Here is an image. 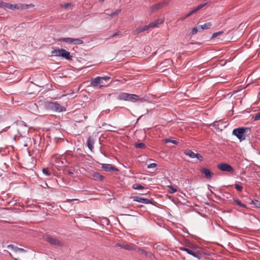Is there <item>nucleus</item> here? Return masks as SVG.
I'll return each mask as SVG.
<instances>
[{
	"label": "nucleus",
	"mask_w": 260,
	"mask_h": 260,
	"mask_svg": "<svg viewBox=\"0 0 260 260\" xmlns=\"http://www.w3.org/2000/svg\"><path fill=\"white\" fill-rule=\"evenodd\" d=\"M250 128L247 127H241L234 129L233 131V135L236 136L240 141L246 139V134L249 131Z\"/></svg>",
	"instance_id": "1"
},
{
	"label": "nucleus",
	"mask_w": 260,
	"mask_h": 260,
	"mask_svg": "<svg viewBox=\"0 0 260 260\" xmlns=\"http://www.w3.org/2000/svg\"><path fill=\"white\" fill-rule=\"evenodd\" d=\"M17 132L20 136L25 137L28 134L29 127L23 121H20L17 123Z\"/></svg>",
	"instance_id": "2"
},
{
	"label": "nucleus",
	"mask_w": 260,
	"mask_h": 260,
	"mask_svg": "<svg viewBox=\"0 0 260 260\" xmlns=\"http://www.w3.org/2000/svg\"><path fill=\"white\" fill-rule=\"evenodd\" d=\"M58 40L60 42H66L75 45H80L83 43V41L80 39H75L72 38H63L59 39Z\"/></svg>",
	"instance_id": "3"
},
{
	"label": "nucleus",
	"mask_w": 260,
	"mask_h": 260,
	"mask_svg": "<svg viewBox=\"0 0 260 260\" xmlns=\"http://www.w3.org/2000/svg\"><path fill=\"white\" fill-rule=\"evenodd\" d=\"M45 239L51 245L58 246H62L63 245V243L61 241L59 240L58 239L54 238L50 236H46Z\"/></svg>",
	"instance_id": "4"
},
{
	"label": "nucleus",
	"mask_w": 260,
	"mask_h": 260,
	"mask_svg": "<svg viewBox=\"0 0 260 260\" xmlns=\"http://www.w3.org/2000/svg\"><path fill=\"white\" fill-rule=\"evenodd\" d=\"M49 106L50 108L54 111L60 112L66 111V108L60 106V105L57 102H51L49 104Z\"/></svg>",
	"instance_id": "5"
},
{
	"label": "nucleus",
	"mask_w": 260,
	"mask_h": 260,
	"mask_svg": "<svg viewBox=\"0 0 260 260\" xmlns=\"http://www.w3.org/2000/svg\"><path fill=\"white\" fill-rule=\"evenodd\" d=\"M217 167L218 169L222 171L233 173L234 169L231 166L226 163H220L217 165Z\"/></svg>",
	"instance_id": "6"
},
{
	"label": "nucleus",
	"mask_w": 260,
	"mask_h": 260,
	"mask_svg": "<svg viewBox=\"0 0 260 260\" xmlns=\"http://www.w3.org/2000/svg\"><path fill=\"white\" fill-rule=\"evenodd\" d=\"M116 246L120 247L125 250L129 251H133L136 250L135 245L134 244H127V243H117Z\"/></svg>",
	"instance_id": "7"
},
{
	"label": "nucleus",
	"mask_w": 260,
	"mask_h": 260,
	"mask_svg": "<svg viewBox=\"0 0 260 260\" xmlns=\"http://www.w3.org/2000/svg\"><path fill=\"white\" fill-rule=\"evenodd\" d=\"M132 199L134 201L143 203L144 204H152V201L146 198H143L139 196H134L132 197Z\"/></svg>",
	"instance_id": "8"
},
{
	"label": "nucleus",
	"mask_w": 260,
	"mask_h": 260,
	"mask_svg": "<svg viewBox=\"0 0 260 260\" xmlns=\"http://www.w3.org/2000/svg\"><path fill=\"white\" fill-rule=\"evenodd\" d=\"M179 249L181 251L187 252L189 254L192 255L196 258H197L198 259L201 258V256L199 253L194 252L192 250L190 249L183 247H179Z\"/></svg>",
	"instance_id": "9"
},
{
	"label": "nucleus",
	"mask_w": 260,
	"mask_h": 260,
	"mask_svg": "<svg viewBox=\"0 0 260 260\" xmlns=\"http://www.w3.org/2000/svg\"><path fill=\"white\" fill-rule=\"evenodd\" d=\"M91 85L93 87H96L100 85V87L103 86L105 83L102 80L101 77H97L93 78L91 81Z\"/></svg>",
	"instance_id": "10"
},
{
	"label": "nucleus",
	"mask_w": 260,
	"mask_h": 260,
	"mask_svg": "<svg viewBox=\"0 0 260 260\" xmlns=\"http://www.w3.org/2000/svg\"><path fill=\"white\" fill-rule=\"evenodd\" d=\"M166 5L167 3H166L165 2L159 3L156 4H155L151 7V11L152 12H153L156 10H157L160 9L161 8H162Z\"/></svg>",
	"instance_id": "11"
},
{
	"label": "nucleus",
	"mask_w": 260,
	"mask_h": 260,
	"mask_svg": "<svg viewBox=\"0 0 260 260\" xmlns=\"http://www.w3.org/2000/svg\"><path fill=\"white\" fill-rule=\"evenodd\" d=\"M102 168L106 172L110 171H117L118 169L111 164H103Z\"/></svg>",
	"instance_id": "12"
},
{
	"label": "nucleus",
	"mask_w": 260,
	"mask_h": 260,
	"mask_svg": "<svg viewBox=\"0 0 260 260\" xmlns=\"http://www.w3.org/2000/svg\"><path fill=\"white\" fill-rule=\"evenodd\" d=\"M60 57L67 60H70L71 59L72 56L71 55L70 52L67 51L66 50L63 49L62 51H61Z\"/></svg>",
	"instance_id": "13"
},
{
	"label": "nucleus",
	"mask_w": 260,
	"mask_h": 260,
	"mask_svg": "<svg viewBox=\"0 0 260 260\" xmlns=\"http://www.w3.org/2000/svg\"><path fill=\"white\" fill-rule=\"evenodd\" d=\"M139 99V95L135 94H128L127 101L135 103L138 102Z\"/></svg>",
	"instance_id": "14"
},
{
	"label": "nucleus",
	"mask_w": 260,
	"mask_h": 260,
	"mask_svg": "<svg viewBox=\"0 0 260 260\" xmlns=\"http://www.w3.org/2000/svg\"><path fill=\"white\" fill-rule=\"evenodd\" d=\"M94 143V140L93 137H89L87 141V145L88 148L91 150L92 151L93 149V145Z\"/></svg>",
	"instance_id": "15"
},
{
	"label": "nucleus",
	"mask_w": 260,
	"mask_h": 260,
	"mask_svg": "<svg viewBox=\"0 0 260 260\" xmlns=\"http://www.w3.org/2000/svg\"><path fill=\"white\" fill-rule=\"evenodd\" d=\"M201 172L204 174L205 177L208 179H210L212 177V173L211 171L206 168H203L201 169Z\"/></svg>",
	"instance_id": "16"
},
{
	"label": "nucleus",
	"mask_w": 260,
	"mask_h": 260,
	"mask_svg": "<svg viewBox=\"0 0 260 260\" xmlns=\"http://www.w3.org/2000/svg\"><path fill=\"white\" fill-rule=\"evenodd\" d=\"M212 26V23L210 22H208L204 23L202 25H199V31H203L204 29L209 28Z\"/></svg>",
	"instance_id": "17"
},
{
	"label": "nucleus",
	"mask_w": 260,
	"mask_h": 260,
	"mask_svg": "<svg viewBox=\"0 0 260 260\" xmlns=\"http://www.w3.org/2000/svg\"><path fill=\"white\" fill-rule=\"evenodd\" d=\"M18 10H25L28 9L30 8H33L35 6L33 4H18Z\"/></svg>",
	"instance_id": "18"
},
{
	"label": "nucleus",
	"mask_w": 260,
	"mask_h": 260,
	"mask_svg": "<svg viewBox=\"0 0 260 260\" xmlns=\"http://www.w3.org/2000/svg\"><path fill=\"white\" fill-rule=\"evenodd\" d=\"M138 250L141 252L142 254L145 255L147 257L152 258L153 256V254L151 252L146 251L141 248L139 249Z\"/></svg>",
	"instance_id": "19"
},
{
	"label": "nucleus",
	"mask_w": 260,
	"mask_h": 260,
	"mask_svg": "<svg viewBox=\"0 0 260 260\" xmlns=\"http://www.w3.org/2000/svg\"><path fill=\"white\" fill-rule=\"evenodd\" d=\"M128 94L125 92H122L118 95L117 99L119 100L127 101Z\"/></svg>",
	"instance_id": "20"
},
{
	"label": "nucleus",
	"mask_w": 260,
	"mask_h": 260,
	"mask_svg": "<svg viewBox=\"0 0 260 260\" xmlns=\"http://www.w3.org/2000/svg\"><path fill=\"white\" fill-rule=\"evenodd\" d=\"M62 49H54L52 51L51 54L54 56L60 57Z\"/></svg>",
	"instance_id": "21"
},
{
	"label": "nucleus",
	"mask_w": 260,
	"mask_h": 260,
	"mask_svg": "<svg viewBox=\"0 0 260 260\" xmlns=\"http://www.w3.org/2000/svg\"><path fill=\"white\" fill-rule=\"evenodd\" d=\"M6 9H8L11 10H18V4H11L10 3H7Z\"/></svg>",
	"instance_id": "22"
},
{
	"label": "nucleus",
	"mask_w": 260,
	"mask_h": 260,
	"mask_svg": "<svg viewBox=\"0 0 260 260\" xmlns=\"http://www.w3.org/2000/svg\"><path fill=\"white\" fill-rule=\"evenodd\" d=\"M184 153L186 155L188 156L189 157L191 158H194L196 157V153H194L190 150H186Z\"/></svg>",
	"instance_id": "23"
},
{
	"label": "nucleus",
	"mask_w": 260,
	"mask_h": 260,
	"mask_svg": "<svg viewBox=\"0 0 260 260\" xmlns=\"http://www.w3.org/2000/svg\"><path fill=\"white\" fill-rule=\"evenodd\" d=\"M150 23L151 24L152 27H154L156 26L158 24L162 23L163 20L162 19H157L155 20L154 21L151 22Z\"/></svg>",
	"instance_id": "24"
},
{
	"label": "nucleus",
	"mask_w": 260,
	"mask_h": 260,
	"mask_svg": "<svg viewBox=\"0 0 260 260\" xmlns=\"http://www.w3.org/2000/svg\"><path fill=\"white\" fill-rule=\"evenodd\" d=\"M143 32V29H142V26L136 28L133 31V33L134 35H138V34H140V33Z\"/></svg>",
	"instance_id": "25"
},
{
	"label": "nucleus",
	"mask_w": 260,
	"mask_h": 260,
	"mask_svg": "<svg viewBox=\"0 0 260 260\" xmlns=\"http://www.w3.org/2000/svg\"><path fill=\"white\" fill-rule=\"evenodd\" d=\"M153 248L156 250H163L164 248L162 247V244L160 243H156L154 244L153 246Z\"/></svg>",
	"instance_id": "26"
},
{
	"label": "nucleus",
	"mask_w": 260,
	"mask_h": 260,
	"mask_svg": "<svg viewBox=\"0 0 260 260\" xmlns=\"http://www.w3.org/2000/svg\"><path fill=\"white\" fill-rule=\"evenodd\" d=\"M132 188L135 190H139L144 189V187L139 184L135 183L133 185Z\"/></svg>",
	"instance_id": "27"
},
{
	"label": "nucleus",
	"mask_w": 260,
	"mask_h": 260,
	"mask_svg": "<svg viewBox=\"0 0 260 260\" xmlns=\"http://www.w3.org/2000/svg\"><path fill=\"white\" fill-rule=\"evenodd\" d=\"M234 202L236 205H237L241 207L245 208L246 207V205L244 204H243L239 200L235 199V200H234Z\"/></svg>",
	"instance_id": "28"
},
{
	"label": "nucleus",
	"mask_w": 260,
	"mask_h": 260,
	"mask_svg": "<svg viewBox=\"0 0 260 260\" xmlns=\"http://www.w3.org/2000/svg\"><path fill=\"white\" fill-rule=\"evenodd\" d=\"M92 176L95 178L99 179L100 180H102L104 179V176L98 173H94L92 174Z\"/></svg>",
	"instance_id": "29"
},
{
	"label": "nucleus",
	"mask_w": 260,
	"mask_h": 260,
	"mask_svg": "<svg viewBox=\"0 0 260 260\" xmlns=\"http://www.w3.org/2000/svg\"><path fill=\"white\" fill-rule=\"evenodd\" d=\"M7 248L13 250L15 252H17L18 247H17L14 245H12V244L8 245L7 246Z\"/></svg>",
	"instance_id": "30"
},
{
	"label": "nucleus",
	"mask_w": 260,
	"mask_h": 260,
	"mask_svg": "<svg viewBox=\"0 0 260 260\" xmlns=\"http://www.w3.org/2000/svg\"><path fill=\"white\" fill-rule=\"evenodd\" d=\"M43 173L47 176H49L51 175V173L48 168H43L42 170Z\"/></svg>",
	"instance_id": "31"
},
{
	"label": "nucleus",
	"mask_w": 260,
	"mask_h": 260,
	"mask_svg": "<svg viewBox=\"0 0 260 260\" xmlns=\"http://www.w3.org/2000/svg\"><path fill=\"white\" fill-rule=\"evenodd\" d=\"M168 188H169V192L170 193H174L175 192H176L177 191V189L175 188H174L171 185H169L167 186Z\"/></svg>",
	"instance_id": "32"
},
{
	"label": "nucleus",
	"mask_w": 260,
	"mask_h": 260,
	"mask_svg": "<svg viewBox=\"0 0 260 260\" xmlns=\"http://www.w3.org/2000/svg\"><path fill=\"white\" fill-rule=\"evenodd\" d=\"M135 147L144 149L146 148V145L144 143H137L135 145Z\"/></svg>",
	"instance_id": "33"
},
{
	"label": "nucleus",
	"mask_w": 260,
	"mask_h": 260,
	"mask_svg": "<svg viewBox=\"0 0 260 260\" xmlns=\"http://www.w3.org/2000/svg\"><path fill=\"white\" fill-rule=\"evenodd\" d=\"M148 97L147 95H145L143 97H140L138 101H140L141 102H148Z\"/></svg>",
	"instance_id": "34"
},
{
	"label": "nucleus",
	"mask_w": 260,
	"mask_h": 260,
	"mask_svg": "<svg viewBox=\"0 0 260 260\" xmlns=\"http://www.w3.org/2000/svg\"><path fill=\"white\" fill-rule=\"evenodd\" d=\"M206 4H207L206 3L201 4L200 5H199L198 7H197L196 8H194V9L196 11V12H197L199 10H200V9L203 8L204 6H205Z\"/></svg>",
	"instance_id": "35"
},
{
	"label": "nucleus",
	"mask_w": 260,
	"mask_h": 260,
	"mask_svg": "<svg viewBox=\"0 0 260 260\" xmlns=\"http://www.w3.org/2000/svg\"><path fill=\"white\" fill-rule=\"evenodd\" d=\"M142 26V29H143V32L148 30L149 28H153L151 25V23H150L148 25H146Z\"/></svg>",
	"instance_id": "36"
},
{
	"label": "nucleus",
	"mask_w": 260,
	"mask_h": 260,
	"mask_svg": "<svg viewBox=\"0 0 260 260\" xmlns=\"http://www.w3.org/2000/svg\"><path fill=\"white\" fill-rule=\"evenodd\" d=\"M121 9H118V10H116V11L111 13L109 15L111 17H113L116 15H118L119 14V13L121 12Z\"/></svg>",
	"instance_id": "37"
},
{
	"label": "nucleus",
	"mask_w": 260,
	"mask_h": 260,
	"mask_svg": "<svg viewBox=\"0 0 260 260\" xmlns=\"http://www.w3.org/2000/svg\"><path fill=\"white\" fill-rule=\"evenodd\" d=\"M251 204L254 205L255 207H258L260 206V201L257 200H252Z\"/></svg>",
	"instance_id": "38"
},
{
	"label": "nucleus",
	"mask_w": 260,
	"mask_h": 260,
	"mask_svg": "<svg viewBox=\"0 0 260 260\" xmlns=\"http://www.w3.org/2000/svg\"><path fill=\"white\" fill-rule=\"evenodd\" d=\"M200 31L199 29V26L197 27H193L191 32V35L196 34L198 32Z\"/></svg>",
	"instance_id": "39"
},
{
	"label": "nucleus",
	"mask_w": 260,
	"mask_h": 260,
	"mask_svg": "<svg viewBox=\"0 0 260 260\" xmlns=\"http://www.w3.org/2000/svg\"><path fill=\"white\" fill-rule=\"evenodd\" d=\"M166 143H171L174 144H177L178 141L175 140H171L170 139H166L165 140Z\"/></svg>",
	"instance_id": "40"
},
{
	"label": "nucleus",
	"mask_w": 260,
	"mask_h": 260,
	"mask_svg": "<svg viewBox=\"0 0 260 260\" xmlns=\"http://www.w3.org/2000/svg\"><path fill=\"white\" fill-rule=\"evenodd\" d=\"M222 33H223V31H221L214 32L212 35L211 38H215L217 37V36H220Z\"/></svg>",
	"instance_id": "41"
},
{
	"label": "nucleus",
	"mask_w": 260,
	"mask_h": 260,
	"mask_svg": "<svg viewBox=\"0 0 260 260\" xmlns=\"http://www.w3.org/2000/svg\"><path fill=\"white\" fill-rule=\"evenodd\" d=\"M117 36H122L121 32L120 31H115L112 35L111 37H116Z\"/></svg>",
	"instance_id": "42"
},
{
	"label": "nucleus",
	"mask_w": 260,
	"mask_h": 260,
	"mask_svg": "<svg viewBox=\"0 0 260 260\" xmlns=\"http://www.w3.org/2000/svg\"><path fill=\"white\" fill-rule=\"evenodd\" d=\"M195 158H197L200 161L203 160V157L202 156V155L201 154H200L199 153H196Z\"/></svg>",
	"instance_id": "43"
},
{
	"label": "nucleus",
	"mask_w": 260,
	"mask_h": 260,
	"mask_svg": "<svg viewBox=\"0 0 260 260\" xmlns=\"http://www.w3.org/2000/svg\"><path fill=\"white\" fill-rule=\"evenodd\" d=\"M235 187L237 190L240 191H241L243 189V187L238 184H235Z\"/></svg>",
	"instance_id": "44"
},
{
	"label": "nucleus",
	"mask_w": 260,
	"mask_h": 260,
	"mask_svg": "<svg viewBox=\"0 0 260 260\" xmlns=\"http://www.w3.org/2000/svg\"><path fill=\"white\" fill-rule=\"evenodd\" d=\"M101 78L102 81L104 80L106 82H107L111 78L110 77L108 76L101 77Z\"/></svg>",
	"instance_id": "45"
},
{
	"label": "nucleus",
	"mask_w": 260,
	"mask_h": 260,
	"mask_svg": "<svg viewBox=\"0 0 260 260\" xmlns=\"http://www.w3.org/2000/svg\"><path fill=\"white\" fill-rule=\"evenodd\" d=\"M253 118L254 120H259L260 112L256 113Z\"/></svg>",
	"instance_id": "46"
},
{
	"label": "nucleus",
	"mask_w": 260,
	"mask_h": 260,
	"mask_svg": "<svg viewBox=\"0 0 260 260\" xmlns=\"http://www.w3.org/2000/svg\"><path fill=\"white\" fill-rule=\"evenodd\" d=\"M157 167V164L155 163H151L148 165L147 168L148 169L155 168Z\"/></svg>",
	"instance_id": "47"
},
{
	"label": "nucleus",
	"mask_w": 260,
	"mask_h": 260,
	"mask_svg": "<svg viewBox=\"0 0 260 260\" xmlns=\"http://www.w3.org/2000/svg\"><path fill=\"white\" fill-rule=\"evenodd\" d=\"M7 5V3H5V2H0V7L1 8H6V9Z\"/></svg>",
	"instance_id": "48"
},
{
	"label": "nucleus",
	"mask_w": 260,
	"mask_h": 260,
	"mask_svg": "<svg viewBox=\"0 0 260 260\" xmlns=\"http://www.w3.org/2000/svg\"><path fill=\"white\" fill-rule=\"evenodd\" d=\"M195 13H196V11L194 10V9H193L191 11H190L186 15V17H188Z\"/></svg>",
	"instance_id": "49"
},
{
	"label": "nucleus",
	"mask_w": 260,
	"mask_h": 260,
	"mask_svg": "<svg viewBox=\"0 0 260 260\" xmlns=\"http://www.w3.org/2000/svg\"><path fill=\"white\" fill-rule=\"evenodd\" d=\"M25 252L26 250L24 249H23V248L18 247V248H17V252Z\"/></svg>",
	"instance_id": "50"
},
{
	"label": "nucleus",
	"mask_w": 260,
	"mask_h": 260,
	"mask_svg": "<svg viewBox=\"0 0 260 260\" xmlns=\"http://www.w3.org/2000/svg\"><path fill=\"white\" fill-rule=\"evenodd\" d=\"M186 18H187V17H186V15L185 16H184L183 17H181L179 19V20L180 21H183L184 19H185Z\"/></svg>",
	"instance_id": "51"
},
{
	"label": "nucleus",
	"mask_w": 260,
	"mask_h": 260,
	"mask_svg": "<svg viewBox=\"0 0 260 260\" xmlns=\"http://www.w3.org/2000/svg\"><path fill=\"white\" fill-rule=\"evenodd\" d=\"M68 173L69 175H73L74 174V172L71 170H69L68 171Z\"/></svg>",
	"instance_id": "52"
},
{
	"label": "nucleus",
	"mask_w": 260,
	"mask_h": 260,
	"mask_svg": "<svg viewBox=\"0 0 260 260\" xmlns=\"http://www.w3.org/2000/svg\"><path fill=\"white\" fill-rule=\"evenodd\" d=\"M70 4H69V3L65 4L64 5V7L65 8H68V7L70 6Z\"/></svg>",
	"instance_id": "53"
},
{
	"label": "nucleus",
	"mask_w": 260,
	"mask_h": 260,
	"mask_svg": "<svg viewBox=\"0 0 260 260\" xmlns=\"http://www.w3.org/2000/svg\"><path fill=\"white\" fill-rule=\"evenodd\" d=\"M217 123H218V122H217V121H215V122H214V123H213L214 125L216 126V125H217Z\"/></svg>",
	"instance_id": "54"
},
{
	"label": "nucleus",
	"mask_w": 260,
	"mask_h": 260,
	"mask_svg": "<svg viewBox=\"0 0 260 260\" xmlns=\"http://www.w3.org/2000/svg\"><path fill=\"white\" fill-rule=\"evenodd\" d=\"M105 0H99V2H101V3H102Z\"/></svg>",
	"instance_id": "55"
},
{
	"label": "nucleus",
	"mask_w": 260,
	"mask_h": 260,
	"mask_svg": "<svg viewBox=\"0 0 260 260\" xmlns=\"http://www.w3.org/2000/svg\"><path fill=\"white\" fill-rule=\"evenodd\" d=\"M75 200H77V199H72V200H70V201H75Z\"/></svg>",
	"instance_id": "56"
}]
</instances>
